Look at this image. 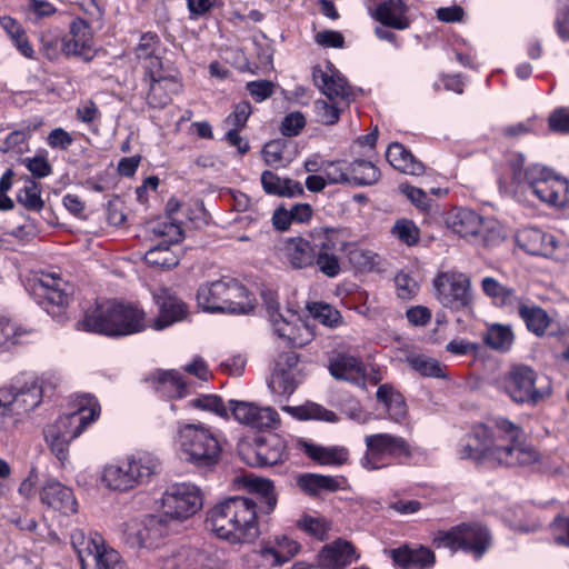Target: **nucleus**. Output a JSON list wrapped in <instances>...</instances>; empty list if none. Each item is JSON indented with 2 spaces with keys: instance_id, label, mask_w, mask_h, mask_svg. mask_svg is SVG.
<instances>
[{
  "instance_id": "nucleus-49",
  "label": "nucleus",
  "mask_w": 569,
  "mask_h": 569,
  "mask_svg": "<svg viewBox=\"0 0 569 569\" xmlns=\"http://www.w3.org/2000/svg\"><path fill=\"white\" fill-rule=\"evenodd\" d=\"M261 184L263 190L269 194L296 197L303 193V188L300 182L287 178L282 179L269 170L262 172Z\"/></svg>"
},
{
  "instance_id": "nucleus-50",
  "label": "nucleus",
  "mask_w": 569,
  "mask_h": 569,
  "mask_svg": "<svg viewBox=\"0 0 569 569\" xmlns=\"http://www.w3.org/2000/svg\"><path fill=\"white\" fill-rule=\"evenodd\" d=\"M282 410L289 412L291 416L299 420H320L326 422H337L338 417L333 411L316 402H307L298 407H282Z\"/></svg>"
},
{
  "instance_id": "nucleus-56",
  "label": "nucleus",
  "mask_w": 569,
  "mask_h": 569,
  "mask_svg": "<svg viewBox=\"0 0 569 569\" xmlns=\"http://www.w3.org/2000/svg\"><path fill=\"white\" fill-rule=\"evenodd\" d=\"M17 200L29 210L40 211L43 208L40 186L31 179H27L24 186L18 191Z\"/></svg>"
},
{
  "instance_id": "nucleus-11",
  "label": "nucleus",
  "mask_w": 569,
  "mask_h": 569,
  "mask_svg": "<svg viewBox=\"0 0 569 569\" xmlns=\"http://www.w3.org/2000/svg\"><path fill=\"white\" fill-rule=\"evenodd\" d=\"M196 299L198 307L210 313H247L256 303L253 295L240 281L230 277L202 283Z\"/></svg>"
},
{
  "instance_id": "nucleus-38",
  "label": "nucleus",
  "mask_w": 569,
  "mask_h": 569,
  "mask_svg": "<svg viewBox=\"0 0 569 569\" xmlns=\"http://www.w3.org/2000/svg\"><path fill=\"white\" fill-rule=\"evenodd\" d=\"M300 448L310 459L323 466H341L347 462L349 451L345 447H325L308 441H301Z\"/></svg>"
},
{
  "instance_id": "nucleus-63",
  "label": "nucleus",
  "mask_w": 569,
  "mask_h": 569,
  "mask_svg": "<svg viewBox=\"0 0 569 569\" xmlns=\"http://www.w3.org/2000/svg\"><path fill=\"white\" fill-rule=\"evenodd\" d=\"M399 190L419 210L428 211L430 209L432 200L422 189L409 183H400Z\"/></svg>"
},
{
  "instance_id": "nucleus-39",
  "label": "nucleus",
  "mask_w": 569,
  "mask_h": 569,
  "mask_svg": "<svg viewBox=\"0 0 569 569\" xmlns=\"http://www.w3.org/2000/svg\"><path fill=\"white\" fill-rule=\"evenodd\" d=\"M346 256L353 268L360 272H385L387 261L377 252L370 249L351 244Z\"/></svg>"
},
{
  "instance_id": "nucleus-5",
  "label": "nucleus",
  "mask_w": 569,
  "mask_h": 569,
  "mask_svg": "<svg viewBox=\"0 0 569 569\" xmlns=\"http://www.w3.org/2000/svg\"><path fill=\"white\" fill-rule=\"evenodd\" d=\"M147 327L146 312L138 305L116 300L97 302L78 323L80 330L109 337L134 335Z\"/></svg>"
},
{
  "instance_id": "nucleus-27",
  "label": "nucleus",
  "mask_w": 569,
  "mask_h": 569,
  "mask_svg": "<svg viewBox=\"0 0 569 569\" xmlns=\"http://www.w3.org/2000/svg\"><path fill=\"white\" fill-rule=\"evenodd\" d=\"M62 51L67 56H78L84 60L92 59L93 36L84 20L76 19L71 22L69 34L62 41Z\"/></svg>"
},
{
  "instance_id": "nucleus-4",
  "label": "nucleus",
  "mask_w": 569,
  "mask_h": 569,
  "mask_svg": "<svg viewBox=\"0 0 569 569\" xmlns=\"http://www.w3.org/2000/svg\"><path fill=\"white\" fill-rule=\"evenodd\" d=\"M206 527L229 545L252 543L260 535L257 501L244 496L226 498L207 511Z\"/></svg>"
},
{
  "instance_id": "nucleus-14",
  "label": "nucleus",
  "mask_w": 569,
  "mask_h": 569,
  "mask_svg": "<svg viewBox=\"0 0 569 569\" xmlns=\"http://www.w3.org/2000/svg\"><path fill=\"white\" fill-rule=\"evenodd\" d=\"M435 543L451 550L461 549L475 559H480L491 546V536L482 525L462 523L448 531L438 532Z\"/></svg>"
},
{
  "instance_id": "nucleus-3",
  "label": "nucleus",
  "mask_w": 569,
  "mask_h": 569,
  "mask_svg": "<svg viewBox=\"0 0 569 569\" xmlns=\"http://www.w3.org/2000/svg\"><path fill=\"white\" fill-rule=\"evenodd\" d=\"M60 372L24 371L0 387V431H8L22 421L62 383Z\"/></svg>"
},
{
  "instance_id": "nucleus-26",
  "label": "nucleus",
  "mask_w": 569,
  "mask_h": 569,
  "mask_svg": "<svg viewBox=\"0 0 569 569\" xmlns=\"http://www.w3.org/2000/svg\"><path fill=\"white\" fill-rule=\"evenodd\" d=\"M186 212L181 203L171 198L166 206V214L148 226L149 232L156 238H168L170 242H179L183 238L182 221Z\"/></svg>"
},
{
  "instance_id": "nucleus-52",
  "label": "nucleus",
  "mask_w": 569,
  "mask_h": 569,
  "mask_svg": "<svg viewBox=\"0 0 569 569\" xmlns=\"http://www.w3.org/2000/svg\"><path fill=\"white\" fill-rule=\"evenodd\" d=\"M187 407L213 413L224 420L230 419L228 407L224 405L222 398L217 395H199L189 400Z\"/></svg>"
},
{
  "instance_id": "nucleus-22",
  "label": "nucleus",
  "mask_w": 569,
  "mask_h": 569,
  "mask_svg": "<svg viewBox=\"0 0 569 569\" xmlns=\"http://www.w3.org/2000/svg\"><path fill=\"white\" fill-rule=\"evenodd\" d=\"M228 410L236 421L254 429L271 430L280 426V416L271 407H258L248 401L230 400Z\"/></svg>"
},
{
  "instance_id": "nucleus-55",
  "label": "nucleus",
  "mask_w": 569,
  "mask_h": 569,
  "mask_svg": "<svg viewBox=\"0 0 569 569\" xmlns=\"http://www.w3.org/2000/svg\"><path fill=\"white\" fill-rule=\"evenodd\" d=\"M313 267L328 278H336L340 274L341 259L336 252L316 249Z\"/></svg>"
},
{
  "instance_id": "nucleus-29",
  "label": "nucleus",
  "mask_w": 569,
  "mask_h": 569,
  "mask_svg": "<svg viewBox=\"0 0 569 569\" xmlns=\"http://www.w3.org/2000/svg\"><path fill=\"white\" fill-rule=\"evenodd\" d=\"M38 332L22 323L0 315V351H10L14 347L33 342Z\"/></svg>"
},
{
  "instance_id": "nucleus-36",
  "label": "nucleus",
  "mask_w": 569,
  "mask_h": 569,
  "mask_svg": "<svg viewBox=\"0 0 569 569\" xmlns=\"http://www.w3.org/2000/svg\"><path fill=\"white\" fill-rule=\"evenodd\" d=\"M407 10V6L402 0H386L378 4L373 18L385 27L405 30L410 26Z\"/></svg>"
},
{
  "instance_id": "nucleus-19",
  "label": "nucleus",
  "mask_w": 569,
  "mask_h": 569,
  "mask_svg": "<svg viewBox=\"0 0 569 569\" xmlns=\"http://www.w3.org/2000/svg\"><path fill=\"white\" fill-rule=\"evenodd\" d=\"M323 176L329 184L348 183L357 186L373 184L380 179L379 169L370 161L343 160L323 162Z\"/></svg>"
},
{
  "instance_id": "nucleus-47",
  "label": "nucleus",
  "mask_w": 569,
  "mask_h": 569,
  "mask_svg": "<svg viewBox=\"0 0 569 569\" xmlns=\"http://www.w3.org/2000/svg\"><path fill=\"white\" fill-rule=\"evenodd\" d=\"M159 242L151 247L144 254L148 264L162 268L176 267L180 261V254L171 246L178 242H170L168 238H156Z\"/></svg>"
},
{
  "instance_id": "nucleus-23",
  "label": "nucleus",
  "mask_w": 569,
  "mask_h": 569,
  "mask_svg": "<svg viewBox=\"0 0 569 569\" xmlns=\"http://www.w3.org/2000/svg\"><path fill=\"white\" fill-rule=\"evenodd\" d=\"M160 569H223V563L208 551L182 547L170 557L162 559Z\"/></svg>"
},
{
  "instance_id": "nucleus-60",
  "label": "nucleus",
  "mask_w": 569,
  "mask_h": 569,
  "mask_svg": "<svg viewBox=\"0 0 569 569\" xmlns=\"http://www.w3.org/2000/svg\"><path fill=\"white\" fill-rule=\"evenodd\" d=\"M22 164L38 179L46 178L52 172L47 151H40L33 157L22 159Z\"/></svg>"
},
{
  "instance_id": "nucleus-12",
  "label": "nucleus",
  "mask_w": 569,
  "mask_h": 569,
  "mask_svg": "<svg viewBox=\"0 0 569 569\" xmlns=\"http://www.w3.org/2000/svg\"><path fill=\"white\" fill-rule=\"evenodd\" d=\"M501 386L517 403L536 405L551 392L550 385L527 366L512 367L502 378Z\"/></svg>"
},
{
  "instance_id": "nucleus-53",
  "label": "nucleus",
  "mask_w": 569,
  "mask_h": 569,
  "mask_svg": "<svg viewBox=\"0 0 569 569\" xmlns=\"http://www.w3.org/2000/svg\"><path fill=\"white\" fill-rule=\"evenodd\" d=\"M298 485L303 491L310 495H318L321 491H336L339 489V481L336 478L316 473L300 476Z\"/></svg>"
},
{
  "instance_id": "nucleus-10",
  "label": "nucleus",
  "mask_w": 569,
  "mask_h": 569,
  "mask_svg": "<svg viewBox=\"0 0 569 569\" xmlns=\"http://www.w3.org/2000/svg\"><path fill=\"white\" fill-rule=\"evenodd\" d=\"M366 450L360 458V466L368 470H379L399 463H419L426 460L423 449L411 446L401 436L378 432L367 435L363 439Z\"/></svg>"
},
{
  "instance_id": "nucleus-17",
  "label": "nucleus",
  "mask_w": 569,
  "mask_h": 569,
  "mask_svg": "<svg viewBox=\"0 0 569 569\" xmlns=\"http://www.w3.org/2000/svg\"><path fill=\"white\" fill-rule=\"evenodd\" d=\"M433 287L437 300L445 308L459 311L472 305L471 280L462 272H440L433 281Z\"/></svg>"
},
{
  "instance_id": "nucleus-41",
  "label": "nucleus",
  "mask_w": 569,
  "mask_h": 569,
  "mask_svg": "<svg viewBox=\"0 0 569 569\" xmlns=\"http://www.w3.org/2000/svg\"><path fill=\"white\" fill-rule=\"evenodd\" d=\"M70 539L81 565L87 563L88 558H93L104 543V539L100 533L96 531L86 532L80 528L72 530Z\"/></svg>"
},
{
  "instance_id": "nucleus-2",
  "label": "nucleus",
  "mask_w": 569,
  "mask_h": 569,
  "mask_svg": "<svg viewBox=\"0 0 569 569\" xmlns=\"http://www.w3.org/2000/svg\"><path fill=\"white\" fill-rule=\"evenodd\" d=\"M498 182L503 192L515 198L532 194L552 207H562L569 201L568 181L539 164L526 167L521 153L508 154Z\"/></svg>"
},
{
  "instance_id": "nucleus-6",
  "label": "nucleus",
  "mask_w": 569,
  "mask_h": 569,
  "mask_svg": "<svg viewBox=\"0 0 569 569\" xmlns=\"http://www.w3.org/2000/svg\"><path fill=\"white\" fill-rule=\"evenodd\" d=\"M174 445L181 459L197 468H212L221 459L224 433L204 422H178Z\"/></svg>"
},
{
  "instance_id": "nucleus-58",
  "label": "nucleus",
  "mask_w": 569,
  "mask_h": 569,
  "mask_svg": "<svg viewBox=\"0 0 569 569\" xmlns=\"http://www.w3.org/2000/svg\"><path fill=\"white\" fill-rule=\"evenodd\" d=\"M157 44V34L147 32L141 36L140 41L134 49L136 57L138 60L143 62V68L146 72H148L149 67L153 62V59H160L158 56L154 54Z\"/></svg>"
},
{
  "instance_id": "nucleus-40",
  "label": "nucleus",
  "mask_w": 569,
  "mask_h": 569,
  "mask_svg": "<svg viewBox=\"0 0 569 569\" xmlns=\"http://www.w3.org/2000/svg\"><path fill=\"white\" fill-rule=\"evenodd\" d=\"M390 552L393 561L407 569H426L435 562L433 552L425 547L417 549L401 547L392 549Z\"/></svg>"
},
{
  "instance_id": "nucleus-48",
  "label": "nucleus",
  "mask_w": 569,
  "mask_h": 569,
  "mask_svg": "<svg viewBox=\"0 0 569 569\" xmlns=\"http://www.w3.org/2000/svg\"><path fill=\"white\" fill-rule=\"evenodd\" d=\"M481 289L483 293L491 299L493 305L500 308L512 309L520 299L516 296L512 288L500 283L492 277L482 278Z\"/></svg>"
},
{
  "instance_id": "nucleus-9",
  "label": "nucleus",
  "mask_w": 569,
  "mask_h": 569,
  "mask_svg": "<svg viewBox=\"0 0 569 569\" xmlns=\"http://www.w3.org/2000/svg\"><path fill=\"white\" fill-rule=\"evenodd\" d=\"M100 416V406L90 395L79 397L78 409L60 416L52 425L44 429L46 442L52 453L66 466L68 461L69 443L78 438L89 425Z\"/></svg>"
},
{
  "instance_id": "nucleus-45",
  "label": "nucleus",
  "mask_w": 569,
  "mask_h": 569,
  "mask_svg": "<svg viewBox=\"0 0 569 569\" xmlns=\"http://www.w3.org/2000/svg\"><path fill=\"white\" fill-rule=\"evenodd\" d=\"M300 381L299 369H284L281 362H277L269 382V388L277 396L289 397L295 392Z\"/></svg>"
},
{
  "instance_id": "nucleus-32",
  "label": "nucleus",
  "mask_w": 569,
  "mask_h": 569,
  "mask_svg": "<svg viewBox=\"0 0 569 569\" xmlns=\"http://www.w3.org/2000/svg\"><path fill=\"white\" fill-rule=\"evenodd\" d=\"M451 230L463 238L478 239L483 227V219L473 210L467 208H455L447 218Z\"/></svg>"
},
{
  "instance_id": "nucleus-37",
  "label": "nucleus",
  "mask_w": 569,
  "mask_h": 569,
  "mask_svg": "<svg viewBox=\"0 0 569 569\" xmlns=\"http://www.w3.org/2000/svg\"><path fill=\"white\" fill-rule=\"evenodd\" d=\"M156 391L169 399H181L189 395V387L177 370L158 371L152 377Z\"/></svg>"
},
{
  "instance_id": "nucleus-18",
  "label": "nucleus",
  "mask_w": 569,
  "mask_h": 569,
  "mask_svg": "<svg viewBox=\"0 0 569 569\" xmlns=\"http://www.w3.org/2000/svg\"><path fill=\"white\" fill-rule=\"evenodd\" d=\"M122 537L131 548L153 549L160 546L168 533V523L159 516L148 515L122 523Z\"/></svg>"
},
{
  "instance_id": "nucleus-51",
  "label": "nucleus",
  "mask_w": 569,
  "mask_h": 569,
  "mask_svg": "<svg viewBox=\"0 0 569 569\" xmlns=\"http://www.w3.org/2000/svg\"><path fill=\"white\" fill-rule=\"evenodd\" d=\"M407 363L412 370L422 377L446 378L445 367L432 357L423 353H409L406 357Z\"/></svg>"
},
{
  "instance_id": "nucleus-20",
  "label": "nucleus",
  "mask_w": 569,
  "mask_h": 569,
  "mask_svg": "<svg viewBox=\"0 0 569 569\" xmlns=\"http://www.w3.org/2000/svg\"><path fill=\"white\" fill-rule=\"evenodd\" d=\"M152 61L144 74V80L149 83L147 102L152 108H163L170 102L172 94L180 90L181 83L174 69L166 68L161 59Z\"/></svg>"
},
{
  "instance_id": "nucleus-7",
  "label": "nucleus",
  "mask_w": 569,
  "mask_h": 569,
  "mask_svg": "<svg viewBox=\"0 0 569 569\" xmlns=\"http://www.w3.org/2000/svg\"><path fill=\"white\" fill-rule=\"evenodd\" d=\"M312 79L315 86L327 97V100L320 99L315 102L317 120L322 124H335L360 90L351 87L345 76L329 61L313 67Z\"/></svg>"
},
{
  "instance_id": "nucleus-34",
  "label": "nucleus",
  "mask_w": 569,
  "mask_h": 569,
  "mask_svg": "<svg viewBox=\"0 0 569 569\" xmlns=\"http://www.w3.org/2000/svg\"><path fill=\"white\" fill-rule=\"evenodd\" d=\"M284 459V445L280 439L257 440L254 448L248 452L247 461L254 467H270Z\"/></svg>"
},
{
  "instance_id": "nucleus-43",
  "label": "nucleus",
  "mask_w": 569,
  "mask_h": 569,
  "mask_svg": "<svg viewBox=\"0 0 569 569\" xmlns=\"http://www.w3.org/2000/svg\"><path fill=\"white\" fill-rule=\"evenodd\" d=\"M386 158L395 169L407 174L419 176L425 170L423 164L398 142L391 143L388 147Z\"/></svg>"
},
{
  "instance_id": "nucleus-64",
  "label": "nucleus",
  "mask_w": 569,
  "mask_h": 569,
  "mask_svg": "<svg viewBox=\"0 0 569 569\" xmlns=\"http://www.w3.org/2000/svg\"><path fill=\"white\" fill-rule=\"evenodd\" d=\"M298 527L319 540L326 538L327 531L329 529V526L323 518L311 516H303L298 521Z\"/></svg>"
},
{
  "instance_id": "nucleus-46",
  "label": "nucleus",
  "mask_w": 569,
  "mask_h": 569,
  "mask_svg": "<svg viewBox=\"0 0 569 569\" xmlns=\"http://www.w3.org/2000/svg\"><path fill=\"white\" fill-rule=\"evenodd\" d=\"M377 400L383 406L388 418L401 423L407 416V406L403 397L388 385H382L377 390Z\"/></svg>"
},
{
  "instance_id": "nucleus-16",
  "label": "nucleus",
  "mask_w": 569,
  "mask_h": 569,
  "mask_svg": "<svg viewBox=\"0 0 569 569\" xmlns=\"http://www.w3.org/2000/svg\"><path fill=\"white\" fill-rule=\"evenodd\" d=\"M261 297L273 332L287 345L302 346L306 343L308 337H305L303 332H306L307 336H309V333L299 316L289 309L282 312L274 292L264 291Z\"/></svg>"
},
{
  "instance_id": "nucleus-31",
  "label": "nucleus",
  "mask_w": 569,
  "mask_h": 569,
  "mask_svg": "<svg viewBox=\"0 0 569 569\" xmlns=\"http://www.w3.org/2000/svg\"><path fill=\"white\" fill-rule=\"evenodd\" d=\"M243 489L257 497V510L261 513H271L277 506V495L273 482L253 475L243 476L241 479Z\"/></svg>"
},
{
  "instance_id": "nucleus-33",
  "label": "nucleus",
  "mask_w": 569,
  "mask_h": 569,
  "mask_svg": "<svg viewBox=\"0 0 569 569\" xmlns=\"http://www.w3.org/2000/svg\"><path fill=\"white\" fill-rule=\"evenodd\" d=\"M329 371L336 379L358 386L365 385L366 368L357 357L345 353L337 355L329 363Z\"/></svg>"
},
{
  "instance_id": "nucleus-28",
  "label": "nucleus",
  "mask_w": 569,
  "mask_h": 569,
  "mask_svg": "<svg viewBox=\"0 0 569 569\" xmlns=\"http://www.w3.org/2000/svg\"><path fill=\"white\" fill-rule=\"evenodd\" d=\"M315 251V244L302 237L288 238L280 247V252L284 261L292 269L297 270L313 267Z\"/></svg>"
},
{
  "instance_id": "nucleus-62",
  "label": "nucleus",
  "mask_w": 569,
  "mask_h": 569,
  "mask_svg": "<svg viewBox=\"0 0 569 569\" xmlns=\"http://www.w3.org/2000/svg\"><path fill=\"white\" fill-rule=\"evenodd\" d=\"M505 236L501 227L493 220H485L481 233L475 242L482 243L483 246L491 247L500 243Z\"/></svg>"
},
{
  "instance_id": "nucleus-21",
  "label": "nucleus",
  "mask_w": 569,
  "mask_h": 569,
  "mask_svg": "<svg viewBox=\"0 0 569 569\" xmlns=\"http://www.w3.org/2000/svg\"><path fill=\"white\" fill-rule=\"evenodd\" d=\"M300 543L287 535H278L263 541L252 556L257 566L270 568L290 561L299 551Z\"/></svg>"
},
{
  "instance_id": "nucleus-15",
  "label": "nucleus",
  "mask_w": 569,
  "mask_h": 569,
  "mask_svg": "<svg viewBox=\"0 0 569 569\" xmlns=\"http://www.w3.org/2000/svg\"><path fill=\"white\" fill-rule=\"evenodd\" d=\"M203 506V496L198 486L190 482H179L169 486L161 497L162 517L183 521L196 515Z\"/></svg>"
},
{
  "instance_id": "nucleus-1",
  "label": "nucleus",
  "mask_w": 569,
  "mask_h": 569,
  "mask_svg": "<svg viewBox=\"0 0 569 569\" xmlns=\"http://www.w3.org/2000/svg\"><path fill=\"white\" fill-rule=\"evenodd\" d=\"M523 430L505 418L491 426L477 425L459 443L461 459L497 466H530L540 459L539 452L523 439Z\"/></svg>"
},
{
  "instance_id": "nucleus-13",
  "label": "nucleus",
  "mask_w": 569,
  "mask_h": 569,
  "mask_svg": "<svg viewBox=\"0 0 569 569\" xmlns=\"http://www.w3.org/2000/svg\"><path fill=\"white\" fill-rule=\"evenodd\" d=\"M28 290L49 315L61 320L71 299V287L54 273H41L28 281Z\"/></svg>"
},
{
  "instance_id": "nucleus-35",
  "label": "nucleus",
  "mask_w": 569,
  "mask_h": 569,
  "mask_svg": "<svg viewBox=\"0 0 569 569\" xmlns=\"http://www.w3.org/2000/svg\"><path fill=\"white\" fill-rule=\"evenodd\" d=\"M355 559L353 546L347 541L337 540L322 548L318 561L325 569H343Z\"/></svg>"
},
{
  "instance_id": "nucleus-59",
  "label": "nucleus",
  "mask_w": 569,
  "mask_h": 569,
  "mask_svg": "<svg viewBox=\"0 0 569 569\" xmlns=\"http://www.w3.org/2000/svg\"><path fill=\"white\" fill-rule=\"evenodd\" d=\"M309 310L313 318L325 326L335 328L341 323L340 312L328 303L315 302Z\"/></svg>"
},
{
  "instance_id": "nucleus-54",
  "label": "nucleus",
  "mask_w": 569,
  "mask_h": 569,
  "mask_svg": "<svg viewBox=\"0 0 569 569\" xmlns=\"http://www.w3.org/2000/svg\"><path fill=\"white\" fill-rule=\"evenodd\" d=\"M483 341L491 349L507 351L513 342V332L509 326L495 323L488 327Z\"/></svg>"
},
{
  "instance_id": "nucleus-24",
  "label": "nucleus",
  "mask_w": 569,
  "mask_h": 569,
  "mask_svg": "<svg viewBox=\"0 0 569 569\" xmlns=\"http://www.w3.org/2000/svg\"><path fill=\"white\" fill-rule=\"evenodd\" d=\"M38 493L42 505L61 515L70 516L78 511V501L72 489L56 478H47Z\"/></svg>"
},
{
  "instance_id": "nucleus-57",
  "label": "nucleus",
  "mask_w": 569,
  "mask_h": 569,
  "mask_svg": "<svg viewBox=\"0 0 569 569\" xmlns=\"http://www.w3.org/2000/svg\"><path fill=\"white\" fill-rule=\"evenodd\" d=\"M391 233L401 243L412 247L420 240V230L417 224L409 219H399L395 222Z\"/></svg>"
},
{
  "instance_id": "nucleus-42",
  "label": "nucleus",
  "mask_w": 569,
  "mask_h": 569,
  "mask_svg": "<svg viewBox=\"0 0 569 569\" xmlns=\"http://www.w3.org/2000/svg\"><path fill=\"white\" fill-rule=\"evenodd\" d=\"M515 308L517 309L519 317L526 323L529 331L536 336L545 335L551 320L548 313L541 307H538L533 303H528L522 298H520L519 301H517Z\"/></svg>"
},
{
  "instance_id": "nucleus-61",
  "label": "nucleus",
  "mask_w": 569,
  "mask_h": 569,
  "mask_svg": "<svg viewBox=\"0 0 569 569\" xmlns=\"http://www.w3.org/2000/svg\"><path fill=\"white\" fill-rule=\"evenodd\" d=\"M97 569H122L121 556L113 548L102 545L92 558Z\"/></svg>"
},
{
  "instance_id": "nucleus-44",
  "label": "nucleus",
  "mask_w": 569,
  "mask_h": 569,
  "mask_svg": "<svg viewBox=\"0 0 569 569\" xmlns=\"http://www.w3.org/2000/svg\"><path fill=\"white\" fill-rule=\"evenodd\" d=\"M315 241L316 249L331 251V252H345L350 248V243L346 241L343 231L332 227H319L315 228L311 232Z\"/></svg>"
},
{
  "instance_id": "nucleus-30",
  "label": "nucleus",
  "mask_w": 569,
  "mask_h": 569,
  "mask_svg": "<svg viewBox=\"0 0 569 569\" xmlns=\"http://www.w3.org/2000/svg\"><path fill=\"white\" fill-rule=\"evenodd\" d=\"M517 246L529 254L549 256L556 248V239L537 228H522L515 234Z\"/></svg>"
},
{
  "instance_id": "nucleus-25",
  "label": "nucleus",
  "mask_w": 569,
  "mask_h": 569,
  "mask_svg": "<svg viewBox=\"0 0 569 569\" xmlns=\"http://www.w3.org/2000/svg\"><path fill=\"white\" fill-rule=\"evenodd\" d=\"M152 296L159 307V316L150 325L152 329H166L187 317L188 309L186 303L171 292L170 289L158 288L152 292Z\"/></svg>"
},
{
  "instance_id": "nucleus-8",
  "label": "nucleus",
  "mask_w": 569,
  "mask_h": 569,
  "mask_svg": "<svg viewBox=\"0 0 569 569\" xmlns=\"http://www.w3.org/2000/svg\"><path fill=\"white\" fill-rule=\"evenodd\" d=\"M159 469L160 461L153 453L136 451L106 463L99 480L107 490L124 493L149 483Z\"/></svg>"
}]
</instances>
